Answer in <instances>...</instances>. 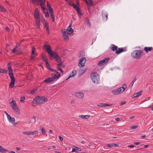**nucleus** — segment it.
I'll use <instances>...</instances> for the list:
<instances>
[{"mask_svg":"<svg viewBox=\"0 0 153 153\" xmlns=\"http://www.w3.org/2000/svg\"><path fill=\"white\" fill-rule=\"evenodd\" d=\"M44 47L47 49V52L49 55L52 57H54V59L58 63L62 61L58 54L53 51L49 45L45 44Z\"/></svg>","mask_w":153,"mask_h":153,"instance_id":"nucleus-1","label":"nucleus"},{"mask_svg":"<svg viewBox=\"0 0 153 153\" xmlns=\"http://www.w3.org/2000/svg\"><path fill=\"white\" fill-rule=\"evenodd\" d=\"M48 100V99L44 96H37L33 101V105L36 106L38 105L44 103Z\"/></svg>","mask_w":153,"mask_h":153,"instance_id":"nucleus-2","label":"nucleus"},{"mask_svg":"<svg viewBox=\"0 0 153 153\" xmlns=\"http://www.w3.org/2000/svg\"><path fill=\"white\" fill-rule=\"evenodd\" d=\"M144 55V52L140 50H135L131 53V56L135 59H140Z\"/></svg>","mask_w":153,"mask_h":153,"instance_id":"nucleus-3","label":"nucleus"},{"mask_svg":"<svg viewBox=\"0 0 153 153\" xmlns=\"http://www.w3.org/2000/svg\"><path fill=\"white\" fill-rule=\"evenodd\" d=\"M91 77L93 82L98 84L100 82V78L98 74L96 72L92 73L91 74Z\"/></svg>","mask_w":153,"mask_h":153,"instance_id":"nucleus-4","label":"nucleus"},{"mask_svg":"<svg viewBox=\"0 0 153 153\" xmlns=\"http://www.w3.org/2000/svg\"><path fill=\"white\" fill-rule=\"evenodd\" d=\"M54 73H52L51 74L52 77H51L53 78V79L55 80V79H58L60 76V74L58 71L56 70H55V71H52Z\"/></svg>","mask_w":153,"mask_h":153,"instance_id":"nucleus-5","label":"nucleus"},{"mask_svg":"<svg viewBox=\"0 0 153 153\" xmlns=\"http://www.w3.org/2000/svg\"><path fill=\"white\" fill-rule=\"evenodd\" d=\"M9 75L11 79V82L9 85V88H12L14 87L15 79L13 76V74Z\"/></svg>","mask_w":153,"mask_h":153,"instance_id":"nucleus-6","label":"nucleus"},{"mask_svg":"<svg viewBox=\"0 0 153 153\" xmlns=\"http://www.w3.org/2000/svg\"><path fill=\"white\" fill-rule=\"evenodd\" d=\"M109 60L110 58H109L104 59H103L100 61V62L98 64V65L101 67L105 64L108 62L109 61Z\"/></svg>","mask_w":153,"mask_h":153,"instance_id":"nucleus-7","label":"nucleus"},{"mask_svg":"<svg viewBox=\"0 0 153 153\" xmlns=\"http://www.w3.org/2000/svg\"><path fill=\"white\" fill-rule=\"evenodd\" d=\"M71 25L72 24L71 23L66 30L64 29L63 30L64 31H67L66 32L68 33L69 35H72L74 30L71 27Z\"/></svg>","mask_w":153,"mask_h":153,"instance_id":"nucleus-8","label":"nucleus"},{"mask_svg":"<svg viewBox=\"0 0 153 153\" xmlns=\"http://www.w3.org/2000/svg\"><path fill=\"white\" fill-rule=\"evenodd\" d=\"M34 16L35 20L40 19V15L38 9L36 8L34 13Z\"/></svg>","mask_w":153,"mask_h":153,"instance_id":"nucleus-9","label":"nucleus"},{"mask_svg":"<svg viewBox=\"0 0 153 153\" xmlns=\"http://www.w3.org/2000/svg\"><path fill=\"white\" fill-rule=\"evenodd\" d=\"M102 15L103 20L105 21H107L108 15V13L105 10H102Z\"/></svg>","mask_w":153,"mask_h":153,"instance_id":"nucleus-10","label":"nucleus"},{"mask_svg":"<svg viewBox=\"0 0 153 153\" xmlns=\"http://www.w3.org/2000/svg\"><path fill=\"white\" fill-rule=\"evenodd\" d=\"M66 31H64L63 29L61 30L62 34L63 36L64 39L65 40H67L69 39L68 34H69L68 33H67Z\"/></svg>","mask_w":153,"mask_h":153,"instance_id":"nucleus-11","label":"nucleus"},{"mask_svg":"<svg viewBox=\"0 0 153 153\" xmlns=\"http://www.w3.org/2000/svg\"><path fill=\"white\" fill-rule=\"evenodd\" d=\"M86 61V59L85 58H82L80 59L79 63V66H81V67H83L84 66V64Z\"/></svg>","mask_w":153,"mask_h":153,"instance_id":"nucleus-12","label":"nucleus"},{"mask_svg":"<svg viewBox=\"0 0 153 153\" xmlns=\"http://www.w3.org/2000/svg\"><path fill=\"white\" fill-rule=\"evenodd\" d=\"M126 88L127 87L126 84H124L123 85L122 87H121L118 88V91H119V92L120 94L123 92Z\"/></svg>","mask_w":153,"mask_h":153,"instance_id":"nucleus-13","label":"nucleus"},{"mask_svg":"<svg viewBox=\"0 0 153 153\" xmlns=\"http://www.w3.org/2000/svg\"><path fill=\"white\" fill-rule=\"evenodd\" d=\"M76 96L79 99H82L84 97V94L81 92H78L76 93Z\"/></svg>","mask_w":153,"mask_h":153,"instance_id":"nucleus-14","label":"nucleus"},{"mask_svg":"<svg viewBox=\"0 0 153 153\" xmlns=\"http://www.w3.org/2000/svg\"><path fill=\"white\" fill-rule=\"evenodd\" d=\"M12 108L13 111L15 112L16 113L18 114H20V111L19 108L17 106V105H16V106H14Z\"/></svg>","mask_w":153,"mask_h":153,"instance_id":"nucleus-15","label":"nucleus"},{"mask_svg":"<svg viewBox=\"0 0 153 153\" xmlns=\"http://www.w3.org/2000/svg\"><path fill=\"white\" fill-rule=\"evenodd\" d=\"M126 51V50H124L123 48H119L116 50V53L117 54H119L120 53Z\"/></svg>","mask_w":153,"mask_h":153,"instance_id":"nucleus-16","label":"nucleus"},{"mask_svg":"<svg viewBox=\"0 0 153 153\" xmlns=\"http://www.w3.org/2000/svg\"><path fill=\"white\" fill-rule=\"evenodd\" d=\"M54 81V80L53 79V78L51 77H48L45 79L44 80V82L47 83H50Z\"/></svg>","mask_w":153,"mask_h":153,"instance_id":"nucleus-17","label":"nucleus"},{"mask_svg":"<svg viewBox=\"0 0 153 153\" xmlns=\"http://www.w3.org/2000/svg\"><path fill=\"white\" fill-rule=\"evenodd\" d=\"M142 91H140L134 93L132 97L133 98H135L138 97L142 94Z\"/></svg>","mask_w":153,"mask_h":153,"instance_id":"nucleus-18","label":"nucleus"},{"mask_svg":"<svg viewBox=\"0 0 153 153\" xmlns=\"http://www.w3.org/2000/svg\"><path fill=\"white\" fill-rule=\"evenodd\" d=\"M82 151L81 149L80 148H78L76 146H74V148H73L72 152H75L76 153L78 152V151Z\"/></svg>","mask_w":153,"mask_h":153,"instance_id":"nucleus-19","label":"nucleus"},{"mask_svg":"<svg viewBox=\"0 0 153 153\" xmlns=\"http://www.w3.org/2000/svg\"><path fill=\"white\" fill-rule=\"evenodd\" d=\"M86 69L85 68H81L79 70V76H81L83 74H84L85 71Z\"/></svg>","mask_w":153,"mask_h":153,"instance_id":"nucleus-20","label":"nucleus"},{"mask_svg":"<svg viewBox=\"0 0 153 153\" xmlns=\"http://www.w3.org/2000/svg\"><path fill=\"white\" fill-rule=\"evenodd\" d=\"M8 65V70L9 71V75H10L13 74L10 64L9 63Z\"/></svg>","mask_w":153,"mask_h":153,"instance_id":"nucleus-21","label":"nucleus"},{"mask_svg":"<svg viewBox=\"0 0 153 153\" xmlns=\"http://www.w3.org/2000/svg\"><path fill=\"white\" fill-rule=\"evenodd\" d=\"M36 21V26L37 28L38 29H39L40 27V19H37V20H35Z\"/></svg>","mask_w":153,"mask_h":153,"instance_id":"nucleus-22","label":"nucleus"},{"mask_svg":"<svg viewBox=\"0 0 153 153\" xmlns=\"http://www.w3.org/2000/svg\"><path fill=\"white\" fill-rule=\"evenodd\" d=\"M74 8L77 11V13L79 14L82 15V13L80 10L79 8L76 5H75L74 6Z\"/></svg>","mask_w":153,"mask_h":153,"instance_id":"nucleus-23","label":"nucleus"},{"mask_svg":"<svg viewBox=\"0 0 153 153\" xmlns=\"http://www.w3.org/2000/svg\"><path fill=\"white\" fill-rule=\"evenodd\" d=\"M118 47L117 46L114 45V44L111 45L110 47V48L112 51H114L117 49Z\"/></svg>","mask_w":153,"mask_h":153,"instance_id":"nucleus-24","label":"nucleus"},{"mask_svg":"<svg viewBox=\"0 0 153 153\" xmlns=\"http://www.w3.org/2000/svg\"><path fill=\"white\" fill-rule=\"evenodd\" d=\"M152 47H146L144 48L145 51L147 53H148L149 51H152Z\"/></svg>","mask_w":153,"mask_h":153,"instance_id":"nucleus-25","label":"nucleus"},{"mask_svg":"<svg viewBox=\"0 0 153 153\" xmlns=\"http://www.w3.org/2000/svg\"><path fill=\"white\" fill-rule=\"evenodd\" d=\"M77 73L76 71V70H74L73 71L72 73L70 74L69 76L67 78L66 80L68 79L70 77L73 76L76 74Z\"/></svg>","mask_w":153,"mask_h":153,"instance_id":"nucleus-26","label":"nucleus"},{"mask_svg":"<svg viewBox=\"0 0 153 153\" xmlns=\"http://www.w3.org/2000/svg\"><path fill=\"white\" fill-rule=\"evenodd\" d=\"M119 91L117 89H115L112 91V93L114 95H117L120 94Z\"/></svg>","mask_w":153,"mask_h":153,"instance_id":"nucleus-27","label":"nucleus"},{"mask_svg":"<svg viewBox=\"0 0 153 153\" xmlns=\"http://www.w3.org/2000/svg\"><path fill=\"white\" fill-rule=\"evenodd\" d=\"M46 65L48 67V68L51 71H55V70L51 68L50 66V64H49L48 62H47L46 63Z\"/></svg>","mask_w":153,"mask_h":153,"instance_id":"nucleus-28","label":"nucleus"},{"mask_svg":"<svg viewBox=\"0 0 153 153\" xmlns=\"http://www.w3.org/2000/svg\"><path fill=\"white\" fill-rule=\"evenodd\" d=\"M42 22H43V25L45 28H46L47 27H49L48 24L45 22V19L43 20Z\"/></svg>","mask_w":153,"mask_h":153,"instance_id":"nucleus-29","label":"nucleus"},{"mask_svg":"<svg viewBox=\"0 0 153 153\" xmlns=\"http://www.w3.org/2000/svg\"><path fill=\"white\" fill-rule=\"evenodd\" d=\"M11 103V105H10V106L12 108L17 105L16 101L13 100H12Z\"/></svg>","mask_w":153,"mask_h":153,"instance_id":"nucleus-30","label":"nucleus"},{"mask_svg":"<svg viewBox=\"0 0 153 153\" xmlns=\"http://www.w3.org/2000/svg\"><path fill=\"white\" fill-rule=\"evenodd\" d=\"M8 151V150L3 149V148L1 146H0V152L3 153L5 152H7Z\"/></svg>","mask_w":153,"mask_h":153,"instance_id":"nucleus-31","label":"nucleus"},{"mask_svg":"<svg viewBox=\"0 0 153 153\" xmlns=\"http://www.w3.org/2000/svg\"><path fill=\"white\" fill-rule=\"evenodd\" d=\"M79 117H80L83 119H88L89 117V116L87 115H82L80 116Z\"/></svg>","mask_w":153,"mask_h":153,"instance_id":"nucleus-32","label":"nucleus"},{"mask_svg":"<svg viewBox=\"0 0 153 153\" xmlns=\"http://www.w3.org/2000/svg\"><path fill=\"white\" fill-rule=\"evenodd\" d=\"M32 74L30 73L27 75V79L28 80H30L32 78Z\"/></svg>","mask_w":153,"mask_h":153,"instance_id":"nucleus-33","label":"nucleus"},{"mask_svg":"<svg viewBox=\"0 0 153 153\" xmlns=\"http://www.w3.org/2000/svg\"><path fill=\"white\" fill-rule=\"evenodd\" d=\"M42 57L43 61L45 62L46 63V62H48V60L45 55H42Z\"/></svg>","mask_w":153,"mask_h":153,"instance_id":"nucleus-34","label":"nucleus"},{"mask_svg":"<svg viewBox=\"0 0 153 153\" xmlns=\"http://www.w3.org/2000/svg\"><path fill=\"white\" fill-rule=\"evenodd\" d=\"M38 133V132L37 130L35 131H30V135H33L37 134Z\"/></svg>","mask_w":153,"mask_h":153,"instance_id":"nucleus-35","label":"nucleus"},{"mask_svg":"<svg viewBox=\"0 0 153 153\" xmlns=\"http://www.w3.org/2000/svg\"><path fill=\"white\" fill-rule=\"evenodd\" d=\"M0 10L1 11L4 12L6 11V9L0 5Z\"/></svg>","mask_w":153,"mask_h":153,"instance_id":"nucleus-36","label":"nucleus"},{"mask_svg":"<svg viewBox=\"0 0 153 153\" xmlns=\"http://www.w3.org/2000/svg\"><path fill=\"white\" fill-rule=\"evenodd\" d=\"M45 0H39V2H41L40 5L42 6L43 4L44 5L45 4Z\"/></svg>","mask_w":153,"mask_h":153,"instance_id":"nucleus-37","label":"nucleus"},{"mask_svg":"<svg viewBox=\"0 0 153 153\" xmlns=\"http://www.w3.org/2000/svg\"><path fill=\"white\" fill-rule=\"evenodd\" d=\"M89 3H88V5H87L88 7H90L93 5L94 3L92 0H89Z\"/></svg>","mask_w":153,"mask_h":153,"instance_id":"nucleus-38","label":"nucleus"},{"mask_svg":"<svg viewBox=\"0 0 153 153\" xmlns=\"http://www.w3.org/2000/svg\"><path fill=\"white\" fill-rule=\"evenodd\" d=\"M7 70H6L5 69H2L1 68H0V73H6L7 71Z\"/></svg>","mask_w":153,"mask_h":153,"instance_id":"nucleus-39","label":"nucleus"},{"mask_svg":"<svg viewBox=\"0 0 153 153\" xmlns=\"http://www.w3.org/2000/svg\"><path fill=\"white\" fill-rule=\"evenodd\" d=\"M30 2L33 3H39V0H30Z\"/></svg>","mask_w":153,"mask_h":153,"instance_id":"nucleus-40","label":"nucleus"},{"mask_svg":"<svg viewBox=\"0 0 153 153\" xmlns=\"http://www.w3.org/2000/svg\"><path fill=\"white\" fill-rule=\"evenodd\" d=\"M58 66H59H59H61L62 67H64V65L63 64V62L62 61L58 63Z\"/></svg>","mask_w":153,"mask_h":153,"instance_id":"nucleus-41","label":"nucleus"},{"mask_svg":"<svg viewBox=\"0 0 153 153\" xmlns=\"http://www.w3.org/2000/svg\"><path fill=\"white\" fill-rule=\"evenodd\" d=\"M105 104L106 103H100V105H97V106L100 107H105L106 106Z\"/></svg>","mask_w":153,"mask_h":153,"instance_id":"nucleus-42","label":"nucleus"},{"mask_svg":"<svg viewBox=\"0 0 153 153\" xmlns=\"http://www.w3.org/2000/svg\"><path fill=\"white\" fill-rule=\"evenodd\" d=\"M36 51V49L35 48L33 47L32 49L31 54L32 55H34L35 53V51Z\"/></svg>","mask_w":153,"mask_h":153,"instance_id":"nucleus-43","label":"nucleus"},{"mask_svg":"<svg viewBox=\"0 0 153 153\" xmlns=\"http://www.w3.org/2000/svg\"><path fill=\"white\" fill-rule=\"evenodd\" d=\"M47 7L48 8V10L49 9H52L51 6L49 4V3L48 1H47Z\"/></svg>","mask_w":153,"mask_h":153,"instance_id":"nucleus-44","label":"nucleus"},{"mask_svg":"<svg viewBox=\"0 0 153 153\" xmlns=\"http://www.w3.org/2000/svg\"><path fill=\"white\" fill-rule=\"evenodd\" d=\"M10 123H13L15 122V119L13 117H12L11 119L9 120Z\"/></svg>","mask_w":153,"mask_h":153,"instance_id":"nucleus-45","label":"nucleus"},{"mask_svg":"<svg viewBox=\"0 0 153 153\" xmlns=\"http://www.w3.org/2000/svg\"><path fill=\"white\" fill-rule=\"evenodd\" d=\"M22 133L25 135H30V131H23Z\"/></svg>","mask_w":153,"mask_h":153,"instance_id":"nucleus-46","label":"nucleus"},{"mask_svg":"<svg viewBox=\"0 0 153 153\" xmlns=\"http://www.w3.org/2000/svg\"><path fill=\"white\" fill-rule=\"evenodd\" d=\"M49 13L50 14V15H53V9H49Z\"/></svg>","mask_w":153,"mask_h":153,"instance_id":"nucleus-47","label":"nucleus"},{"mask_svg":"<svg viewBox=\"0 0 153 153\" xmlns=\"http://www.w3.org/2000/svg\"><path fill=\"white\" fill-rule=\"evenodd\" d=\"M69 5L71 6H73V7H74V5H76L74 4V3L73 2V1H72V0L71 1V2H70V4H68Z\"/></svg>","mask_w":153,"mask_h":153,"instance_id":"nucleus-48","label":"nucleus"},{"mask_svg":"<svg viewBox=\"0 0 153 153\" xmlns=\"http://www.w3.org/2000/svg\"><path fill=\"white\" fill-rule=\"evenodd\" d=\"M41 130L43 134H45L46 133L45 130L44 128H42Z\"/></svg>","mask_w":153,"mask_h":153,"instance_id":"nucleus-49","label":"nucleus"},{"mask_svg":"<svg viewBox=\"0 0 153 153\" xmlns=\"http://www.w3.org/2000/svg\"><path fill=\"white\" fill-rule=\"evenodd\" d=\"M50 16L52 19L53 22H55V19L53 15H50Z\"/></svg>","mask_w":153,"mask_h":153,"instance_id":"nucleus-50","label":"nucleus"},{"mask_svg":"<svg viewBox=\"0 0 153 153\" xmlns=\"http://www.w3.org/2000/svg\"><path fill=\"white\" fill-rule=\"evenodd\" d=\"M105 146H106V147H112L113 146V144H106L105 145Z\"/></svg>","mask_w":153,"mask_h":153,"instance_id":"nucleus-51","label":"nucleus"},{"mask_svg":"<svg viewBox=\"0 0 153 153\" xmlns=\"http://www.w3.org/2000/svg\"><path fill=\"white\" fill-rule=\"evenodd\" d=\"M25 99V97H22L20 99V101L22 102H24V100Z\"/></svg>","mask_w":153,"mask_h":153,"instance_id":"nucleus-52","label":"nucleus"},{"mask_svg":"<svg viewBox=\"0 0 153 153\" xmlns=\"http://www.w3.org/2000/svg\"><path fill=\"white\" fill-rule=\"evenodd\" d=\"M16 49L14 48L12 50L11 53H16Z\"/></svg>","mask_w":153,"mask_h":153,"instance_id":"nucleus-53","label":"nucleus"},{"mask_svg":"<svg viewBox=\"0 0 153 153\" xmlns=\"http://www.w3.org/2000/svg\"><path fill=\"white\" fill-rule=\"evenodd\" d=\"M58 69L62 73L63 72V70L62 69L61 67H59V66H57Z\"/></svg>","mask_w":153,"mask_h":153,"instance_id":"nucleus-54","label":"nucleus"},{"mask_svg":"<svg viewBox=\"0 0 153 153\" xmlns=\"http://www.w3.org/2000/svg\"><path fill=\"white\" fill-rule=\"evenodd\" d=\"M42 7V11H43V12L45 13V10L46 9L43 6H41Z\"/></svg>","mask_w":153,"mask_h":153,"instance_id":"nucleus-55","label":"nucleus"},{"mask_svg":"<svg viewBox=\"0 0 153 153\" xmlns=\"http://www.w3.org/2000/svg\"><path fill=\"white\" fill-rule=\"evenodd\" d=\"M137 127V126H133L130 127V128L131 129H135Z\"/></svg>","mask_w":153,"mask_h":153,"instance_id":"nucleus-56","label":"nucleus"},{"mask_svg":"<svg viewBox=\"0 0 153 153\" xmlns=\"http://www.w3.org/2000/svg\"><path fill=\"white\" fill-rule=\"evenodd\" d=\"M7 119H8V121L11 119L12 117H11V116L9 114L8 115H7Z\"/></svg>","mask_w":153,"mask_h":153,"instance_id":"nucleus-57","label":"nucleus"},{"mask_svg":"<svg viewBox=\"0 0 153 153\" xmlns=\"http://www.w3.org/2000/svg\"><path fill=\"white\" fill-rule=\"evenodd\" d=\"M134 84V82H132L129 85V88H131L133 86Z\"/></svg>","mask_w":153,"mask_h":153,"instance_id":"nucleus-58","label":"nucleus"},{"mask_svg":"<svg viewBox=\"0 0 153 153\" xmlns=\"http://www.w3.org/2000/svg\"><path fill=\"white\" fill-rule=\"evenodd\" d=\"M113 146H115L116 147H118L119 146V145L117 144L113 143Z\"/></svg>","mask_w":153,"mask_h":153,"instance_id":"nucleus-59","label":"nucleus"},{"mask_svg":"<svg viewBox=\"0 0 153 153\" xmlns=\"http://www.w3.org/2000/svg\"><path fill=\"white\" fill-rule=\"evenodd\" d=\"M45 16L46 17H49V14L48 13H46L45 15Z\"/></svg>","mask_w":153,"mask_h":153,"instance_id":"nucleus-60","label":"nucleus"},{"mask_svg":"<svg viewBox=\"0 0 153 153\" xmlns=\"http://www.w3.org/2000/svg\"><path fill=\"white\" fill-rule=\"evenodd\" d=\"M58 137L60 141H62L63 140V138L62 137L60 136H59Z\"/></svg>","mask_w":153,"mask_h":153,"instance_id":"nucleus-61","label":"nucleus"},{"mask_svg":"<svg viewBox=\"0 0 153 153\" xmlns=\"http://www.w3.org/2000/svg\"><path fill=\"white\" fill-rule=\"evenodd\" d=\"M126 102L125 101H124V102H121L120 103V105H123L125 104H126Z\"/></svg>","mask_w":153,"mask_h":153,"instance_id":"nucleus-62","label":"nucleus"},{"mask_svg":"<svg viewBox=\"0 0 153 153\" xmlns=\"http://www.w3.org/2000/svg\"><path fill=\"white\" fill-rule=\"evenodd\" d=\"M6 30L8 32H9L10 31V30L9 27H6L5 28Z\"/></svg>","mask_w":153,"mask_h":153,"instance_id":"nucleus-63","label":"nucleus"},{"mask_svg":"<svg viewBox=\"0 0 153 153\" xmlns=\"http://www.w3.org/2000/svg\"><path fill=\"white\" fill-rule=\"evenodd\" d=\"M30 58H31V60H33L34 58H35V56H34V55H31L30 56Z\"/></svg>","mask_w":153,"mask_h":153,"instance_id":"nucleus-64","label":"nucleus"}]
</instances>
